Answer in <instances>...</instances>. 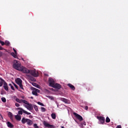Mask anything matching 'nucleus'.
<instances>
[{"label":"nucleus","mask_w":128,"mask_h":128,"mask_svg":"<svg viewBox=\"0 0 128 128\" xmlns=\"http://www.w3.org/2000/svg\"><path fill=\"white\" fill-rule=\"evenodd\" d=\"M48 82L50 86H54V80L52 79V78H48Z\"/></svg>","instance_id":"9"},{"label":"nucleus","mask_w":128,"mask_h":128,"mask_svg":"<svg viewBox=\"0 0 128 128\" xmlns=\"http://www.w3.org/2000/svg\"><path fill=\"white\" fill-rule=\"evenodd\" d=\"M2 56V52H0V56Z\"/></svg>","instance_id":"45"},{"label":"nucleus","mask_w":128,"mask_h":128,"mask_svg":"<svg viewBox=\"0 0 128 128\" xmlns=\"http://www.w3.org/2000/svg\"><path fill=\"white\" fill-rule=\"evenodd\" d=\"M61 100L65 102V104H68V99L64 98H62Z\"/></svg>","instance_id":"21"},{"label":"nucleus","mask_w":128,"mask_h":128,"mask_svg":"<svg viewBox=\"0 0 128 128\" xmlns=\"http://www.w3.org/2000/svg\"><path fill=\"white\" fill-rule=\"evenodd\" d=\"M30 98H32V100H34V97L31 96V97H30Z\"/></svg>","instance_id":"48"},{"label":"nucleus","mask_w":128,"mask_h":128,"mask_svg":"<svg viewBox=\"0 0 128 128\" xmlns=\"http://www.w3.org/2000/svg\"><path fill=\"white\" fill-rule=\"evenodd\" d=\"M41 110L42 112H46V108H44V107H42L41 108Z\"/></svg>","instance_id":"29"},{"label":"nucleus","mask_w":128,"mask_h":128,"mask_svg":"<svg viewBox=\"0 0 128 128\" xmlns=\"http://www.w3.org/2000/svg\"><path fill=\"white\" fill-rule=\"evenodd\" d=\"M52 88H57L58 90H60V88H62V86L60 84L56 83Z\"/></svg>","instance_id":"11"},{"label":"nucleus","mask_w":128,"mask_h":128,"mask_svg":"<svg viewBox=\"0 0 128 128\" xmlns=\"http://www.w3.org/2000/svg\"><path fill=\"white\" fill-rule=\"evenodd\" d=\"M9 86H10V87H11V86H12V84H9Z\"/></svg>","instance_id":"46"},{"label":"nucleus","mask_w":128,"mask_h":128,"mask_svg":"<svg viewBox=\"0 0 128 128\" xmlns=\"http://www.w3.org/2000/svg\"><path fill=\"white\" fill-rule=\"evenodd\" d=\"M15 106H16L17 108H18V106H20V104L18 103H16L15 104Z\"/></svg>","instance_id":"37"},{"label":"nucleus","mask_w":128,"mask_h":128,"mask_svg":"<svg viewBox=\"0 0 128 128\" xmlns=\"http://www.w3.org/2000/svg\"><path fill=\"white\" fill-rule=\"evenodd\" d=\"M33 118L32 116V115L29 116L30 118Z\"/></svg>","instance_id":"43"},{"label":"nucleus","mask_w":128,"mask_h":128,"mask_svg":"<svg viewBox=\"0 0 128 128\" xmlns=\"http://www.w3.org/2000/svg\"><path fill=\"white\" fill-rule=\"evenodd\" d=\"M28 126H32V124H34V122H32V121L30 119H28L27 120V122H26Z\"/></svg>","instance_id":"13"},{"label":"nucleus","mask_w":128,"mask_h":128,"mask_svg":"<svg viewBox=\"0 0 128 128\" xmlns=\"http://www.w3.org/2000/svg\"><path fill=\"white\" fill-rule=\"evenodd\" d=\"M45 76H48V74H45Z\"/></svg>","instance_id":"51"},{"label":"nucleus","mask_w":128,"mask_h":128,"mask_svg":"<svg viewBox=\"0 0 128 128\" xmlns=\"http://www.w3.org/2000/svg\"><path fill=\"white\" fill-rule=\"evenodd\" d=\"M97 118L98 119V120H100V122L102 124H104V122L106 120V119H104V116H98Z\"/></svg>","instance_id":"10"},{"label":"nucleus","mask_w":128,"mask_h":128,"mask_svg":"<svg viewBox=\"0 0 128 128\" xmlns=\"http://www.w3.org/2000/svg\"><path fill=\"white\" fill-rule=\"evenodd\" d=\"M0 116H1L2 118H2V114H0Z\"/></svg>","instance_id":"47"},{"label":"nucleus","mask_w":128,"mask_h":128,"mask_svg":"<svg viewBox=\"0 0 128 128\" xmlns=\"http://www.w3.org/2000/svg\"><path fill=\"white\" fill-rule=\"evenodd\" d=\"M1 100H2L3 102H6V98H4V97L2 98Z\"/></svg>","instance_id":"24"},{"label":"nucleus","mask_w":128,"mask_h":128,"mask_svg":"<svg viewBox=\"0 0 128 128\" xmlns=\"http://www.w3.org/2000/svg\"><path fill=\"white\" fill-rule=\"evenodd\" d=\"M5 44L6 46H10V42L8 41H6L5 42Z\"/></svg>","instance_id":"28"},{"label":"nucleus","mask_w":128,"mask_h":128,"mask_svg":"<svg viewBox=\"0 0 128 128\" xmlns=\"http://www.w3.org/2000/svg\"><path fill=\"white\" fill-rule=\"evenodd\" d=\"M4 50V48L0 46V50Z\"/></svg>","instance_id":"42"},{"label":"nucleus","mask_w":128,"mask_h":128,"mask_svg":"<svg viewBox=\"0 0 128 128\" xmlns=\"http://www.w3.org/2000/svg\"><path fill=\"white\" fill-rule=\"evenodd\" d=\"M11 88L12 90H14V86H11Z\"/></svg>","instance_id":"41"},{"label":"nucleus","mask_w":128,"mask_h":128,"mask_svg":"<svg viewBox=\"0 0 128 128\" xmlns=\"http://www.w3.org/2000/svg\"><path fill=\"white\" fill-rule=\"evenodd\" d=\"M28 72H24V74H30L34 78L38 76V72H36V70H29L28 69Z\"/></svg>","instance_id":"3"},{"label":"nucleus","mask_w":128,"mask_h":128,"mask_svg":"<svg viewBox=\"0 0 128 128\" xmlns=\"http://www.w3.org/2000/svg\"><path fill=\"white\" fill-rule=\"evenodd\" d=\"M22 98H23V99L24 98V96H22Z\"/></svg>","instance_id":"49"},{"label":"nucleus","mask_w":128,"mask_h":128,"mask_svg":"<svg viewBox=\"0 0 128 128\" xmlns=\"http://www.w3.org/2000/svg\"><path fill=\"white\" fill-rule=\"evenodd\" d=\"M16 110H19L18 112V114H22V112L24 114H28V116H30V114H31L30 112H26V110H23L22 108H16Z\"/></svg>","instance_id":"4"},{"label":"nucleus","mask_w":128,"mask_h":128,"mask_svg":"<svg viewBox=\"0 0 128 128\" xmlns=\"http://www.w3.org/2000/svg\"><path fill=\"white\" fill-rule=\"evenodd\" d=\"M15 118L16 120H20L22 119V116H20L19 115H16L15 116Z\"/></svg>","instance_id":"18"},{"label":"nucleus","mask_w":128,"mask_h":128,"mask_svg":"<svg viewBox=\"0 0 128 128\" xmlns=\"http://www.w3.org/2000/svg\"><path fill=\"white\" fill-rule=\"evenodd\" d=\"M33 90L32 92V94H34V96H38V93L36 92V90Z\"/></svg>","instance_id":"23"},{"label":"nucleus","mask_w":128,"mask_h":128,"mask_svg":"<svg viewBox=\"0 0 128 128\" xmlns=\"http://www.w3.org/2000/svg\"><path fill=\"white\" fill-rule=\"evenodd\" d=\"M9 114V116L10 118V120H12V112H10Z\"/></svg>","instance_id":"30"},{"label":"nucleus","mask_w":128,"mask_h":128,"mask_svg":"<svg viewBox=\"0 0 128 128\" xmlns=\"http://www.w3.org/2000/svg\"><path fill=\"white\" fill-rule=\"evenodd\" d=\"M106 122H110V119L108 118V116H107L106 120Z\"/></svg>","instance_id":"25"},{"label":"nucleus","mask_w":128,"mask_h":128,"mask_svg":"<svg viewBox=\"0 0 128 128\" xmlns=\"http://www.w3.org/2000/svg\"><path fill=\"white\" fill-rule=\"evenodd\" d=\"M38 104L40 105V106H44V104L38 102Z\"/></svg>","instance_id":"27"},{"label":"nucleus","mask_w":128,"mask_h":128,"mask_svg":"<svg viewBox=\"0 0 128 128\" xmlns=\"http://www.w3.org/2000/svg\"><path fill=\"white\" fill-rule=\"evenodd\" d=\"M14 86L18 90V86L16 84L14 83Z\"/></svg>","instance_id":"34"},{"label":"nucleus","mask_w":128,"mask_h":128,"mask_svg":"<svg viewBox=\"0 0 128 128\" xmlns=\"http://www.w3.org/2000/svg\"><path fill=\"white\" fill-rule=\"evenodd\" d=\"M73 114L75 116V117L80 122H82V120H84V118H82V116L78 114L76 112H74Z\"/></svg>","instance_id":"6"},{"label":"nucleus","mask_w":128,"mask_h":128,"mask_svg":"<svg viewBox=\"0 0 128 128\" xmlns=\"http://www.w3.org/2000/svg\"><path fill=\"white\" fill-rule=\"evenodd\" d=\"M13 50L14 51L15 54H18V52H16V49H14V48H13Z\"/></svg>","instance_id":"39"},{"label":"nucleus","mask_w":128,"mask_h":128,"mask_svg":"<svg viewBox=\"0 0 128 128\" xmlns=\"http://www.w3.org/2000/svg\"><path fill=\"white\" fill-rule=\"evenodd\" d=\"M48 98L51 100H54V96H48Z\"/></svg>","instance_id":"26"},{"label":"nucleus","mask_w":128,"mask_h":128,"mask_svg":"<svg viewBox=\"0 0 128 128\" xmlns=\"http://www.w3.org/2000/svg\"><path fill=\"white\" fill-rule=\"evenodd\" d=\"M33 108H34L36 112H38V108L36 105H34Z\"/></svg>","instance_id":"22"},{"label":"nucleus","mask_w":128,"mask_h":128,"mask_svg":"<svg viewBox=\"0 0 128 128\" xmlns=\"http://www.w3.org/2000/svg\"><path fill=\"white\" fill-rule=\"evenodd\" d=\"M30 80H32V82H36V78H30Z\"/></svg>","instance_id":"36"},{"label":"nucleus","mask_w":128,"mask_h":128,"mask_svg":"<svg viewBox=\"0 0 128 128\" xmlns=\"http://www.w3.org/2000/svg\"><path fill=\"white\" fill-rule=\"evenodd\" d=\"M13 68L19 72H28V68L20 66V64L15 63L13 64Z\"/></svg>","instance_id":"2"},{"label":"nucleus","mask_w":128,"mask_h":128,"mask_svg":"<svg viewBox=\"0 0 128 128\" xmlns=\"http://www.w3.org/2000/svg\"><path fill=\"white\" fill-rule=\"evenodd\" d=\"M16 102H18L19 104H27L28 106H25V108H26L28 109V110H34V106H32V104H30L28 101L24 100H20L18 98H16Z\"/></svg>","instance_id":"1"},{"label":"nucleus","mask_w":128,"mask_h":128,"mask_svg":"<svg viewBox=\"0 0 128 128\" xmlns=\"http://www.w3.org/2000/svg\"><path fill=\"white\" fill-rule=\"evenodd\" d=\"M116 128H122V126H120V125H118V126L116 127Z\"/></svg>","instance_id":"40"},{"label":"nucleus","mask_w":128,"mask_h":128,"mask_svg":"<svg viewBox=\"0 0 128 128\" xmlns=\"http://www.w3.org/2000/svg\"><path fill=\"white\" fill-rule=\"evenodd\" d=\"M7 126L8 128H14V124H12L10 122H8L6 123Z\"/></svg>","instance_id":"14"},{"label":"nucleus","mask_w":128,"mask_h":128,"mask_svg":"<svg viewBox=\"0 0 128 128\" xmlns=\"http://www.w3.org/2000/svg\"><path fill=\"white\" fill-rule=\"evenodd\" d=\"M79 126H80V128H84V124H82V123L80 124H79Z\"/></svg>","instance_id":"35"},{"label":"nucleus","mask_w":128,"mask_h":128,"mask_svg":"<svg viewBox=\"0 0 128 128\" xmlns=\"http://www.w3.org/2000/svg\"><path fill=\"white\" fill-rule=\"evenodd\" d=\"M16 64H18V61L16 62Z\"/></svg>","instance_id":"50"},{"label":"nucleus","mask_w":128,"mask_h":128,"mask_svg":"<svg viewBox=\"0 0 128 128\" xmlns=\"http://www.w3.org/2000/svg\"><path fill=\"white\" fill-rule=\"evenodd\" d=\"M18 54H16L14 52H11V56H13L14 58H18V56H16Z\"/></svg>","instance_id":"16"},{"label":"nucleus","mask_w":128,"mask_h":128,"mask_svg":"<svg viewBox=\"0 0 128 128\" xmlns=\"http://www.w3.org/2000/svg\"><path fill=\"white\" fill-rule=\"evenodd\" d=\"M51 116L53 120H56V113H52L51 114Z\"/></svg>","instance_id":"19"},{"label":"nucleus","mask_w":128,"mask_h":128,"mask_svg":"<svg viewBox=\"0 0 128 128\" xmlns=\"http://www.w3.org/2000/svg\"><path fill=\"white\" fill-rule=\"evenodd\" d=\"M43 124L44 126L46 128H54V125H52L48 123L47 122L44 121L43 122Z\"/></svg>","instance_id":"7"},{"label":"nucleus","mask_w":128,"mask_h":128,"mask_svg":"<svg viewBox=\"0 0 128 128\" xmlns=\"http://www.w3.org/2000/svg\"><path fill=\"white\" fill-rule=\"evenodd\" d=\"M34 128H39L38 126V124H34Z\"/></svg>","instance_id":"32"},{"label":"nucleus","mask_w":128,"mask_h":128,"mask_svg":"<svg viewBox=\"0 0 128 128\" xmlns=\"http://www.w3.org/2000/svg\"><path fill=\"white\" fill-rule=\"evenodd\" d=\"M32 84L34 86H35L36 88H40V86L38 84L36 83V82H32Z\"/></svg>","instance_id":"17"},{"label":"nucleus","mask_w":128,"mask_h":128,"mask_svg":"<svg viewBox=\"0 0 128 128\" xmlns=\"http://www.w3.org/2000/svg\"><path fill=\"white\" fill-rule=\"evenodd\" d=\"M68 86H69V88H71V90H76V87H74V85H72L70 84H68Z\"/></svg>","instance_id":"12"},{"label":"nucleus","mask_w":128,"mask_h":128,"mask_svg":"<svg viewBox=\"0 0 128 128\" xmlns=\"http://www.w3.org/2000/svg\"><path fill=\"white\" fill-rule=\"evenodd\" d=\"M16 82L22 90H24V86H22V80L20 78H17L16 80Z\"/></svg>","instance_id":"5"},{"label":"nucleus","mask_w":128,"mask_h":128,"mask_svg":"<svg viewBox=\"0 0 128 128\" xmlns=\"http://www.w3.org/2000/svg\"><path fill=\"white\" fill-rule=\"evenodd\" d=\"M0 44H2V46H4V44H5L4 42L0 40Z\"/></svg>","instance_id":"31"},{"label":"nucleus","mask_w":128,"mask_h":128,"mask_svg":"<svg viewBox=\"0 0 128 128\" xmlns=\"http://www.w3.org/2000/svg\"><path fill=\"white\" fill-rule=\"evenodd\" d=\"M85 110H88V106H85Z\"/></svg>","instance_id":"38"},{"label":"nucleus","mask_w":128,"mask_h":128,"mask_svg":"<svg viewBox=\"0 0 128 128\" xmlns=\"http://www.w3.org/2000/svg\"><path fill=\"white\" fill-rule=\"evenodd\" d=\"M32 90H35V92L37 93L40 92V90L37 89V88H32Z\"/></svg>","instance_id":"20"},{"label":"nucleus","mask_w":128,"mask_h":128,"mask_svg":"<svg viewBox=\"0 0 128 128\" xmlns=\"http://www.w3.org/2000/svg\"><path fill=\"white\" fill-rule=\"evenodd\" d=\"M2 81L4 82L3 88H4V90H6V92H8V84L3 79H2Z\"/></svg>","instance_id":"8"},{"label":"nucleus","mask_w":128,"mask_h":128,"mask_svg":"<svg viewBox=\"0 0 128 128\" xmlns=\"http://www.w3.org/2000/svg\"><path fill=\"white\" fill-rule=\"evenodd\" d=\"M82 124H84V126H86V122H84Z\"/></svg>","instance_id":"44"},{"label":"nucleus","mask_w":128,"mask_h":128,"mask_svg":"<svg viewBox=\"0 0 128 128\" xmlns=\"http://www.w3.org/2000/svg\"><path fill=\"white\" fill-rule=\"evenodd\" d=\"M2 84H4V82H2L1 79V81L0 82V86H2Z\"/></svg>","instance_id":"33"},{"label":"nucleus","mask_w":128,"mask_h":128,"mask_svg":"<svg viewBox=\"0 0 128 128\" xmlns=\"http://www.w3.org/2000/svg\"><path fill=\"white\" fill-rule=\"evenodd\" d=\"M28 118H23L22 120V124H24L26 122H28Z\"/></svg>","instance_id":"15"}]
</instances>
